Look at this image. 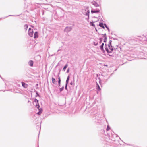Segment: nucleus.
I'll use <instances>...</instances> for the list:
<instances>
[{
    "instance_id": "obj_9",
    "label": "nucleus",
    "mask_w": 147,
    "mask_h": 147,
    "mask_svg": "<svg viewBox=\"0 0 147 147\" xmlns=\"http://www.w3.org/2000/svg\"><path fill=\"white\" fill-rule=\"evenodd\" d=\"M104 43H102V45L100 46V48L101 50L103 51V52H105V50L103 49V46H104Z\"/></svg>"
},
{
    "instance_id": "obj_6",
    "label": "nucleus",
    "mask_w": 147,
    "mask_h": 147,
    "mask_svg": "<svg viewBox=\"0 0 147 147\" xmlns=\"http://www.w3.org/2000/svg\"><path fill=\"white\" fill-rule=\"evenodd\" d=\"M92 4L94 5L95 7H99V5L95 1H93L92 2Z\"/></svg>"
},
{
    "instance_id": "obj_1",
    "label": "nucleus",
    "mask_w": 147,
    "mask_h": 147,
    "mask_svg": "<svg viewBox=\"0 0 147 147\" xmlns=\"http://www.w3.org/2000/svg\"><path fill=\"white\" fill-rule=\"evenodd\" d=\"M82 12L84 14L88 16V18H86V19L87 20L89 18V14L90 13L89 7H85V9H84L82 10Z\"/></svg>"
},
{
    "instance_id": "obj_36",
    "label": "nucleus",
    "mask_w": 147,
    "mask_h": 147,
    "mask_svg": "<svg viewBox=\"0 0 147 147\" xmlns=\"http://www.w3.org/2000/svg\"><path fill=\"white\" fill-rule=\"evenodd\" d=\"M60 50V49H59V50H58V51H59Z\"/></svg>"
},
{
    "instance_id": "obj_7",
    "label": "nucleus",
    "mask_w": 147,
    "mask_h": 147,
    "mask_svg": "<svg viewBox=\"0 0 147 147\" xmlns=\"http://www.w3.org/2000/svg\"><path fill=\"white\" fill-rule=\"evenodd\" d=\"M22 86L24 88H27L28 86V85L27 84L22 82Z\"/></svg>"
},
{
    "instance_id": "obj_29",
    "label": "nucleus",
    "mask_w": 147,
    "mask_h": 147,
    "mask_svg": "<svg viewBox=\"0 0 147 147\" xmlns=\"http://www.w3.org/2000/svg\"><path fill=\"white\" fill-rule=\"evenodd\" d=\"M70 84L71 85H72L73 84V82H71L70 83Z\"/></svg>"
},
{
    "instance_id": "obj_8",
    "label": "nucleus",
    "mask_w": 147,
    "mask_h": 147,
    "mask_svg": "<svg viewBox=\"0 0 147 147\" xmlns=\"http://www.w3.org/2000/svg\"><path fill=\"white\" fill-rule=\"evenodd\" d=\"M109 48L111 50V51H112L113 50V49L112 47V46H111V42L109 43V45H108Z\"/></svg>"
},
{
    "instance_id": "obj_14",
    "label": "nucleus",
    "mask_w": 147,
    "mask_h": 147,
    "mask_svg": "<svg viewBox=\"0 0 147 147\" xmlns=\"http://www.w3.org/2000/svg\"><path fill=\"white\" fill-rule=\"evenodd\" d=\"M39 111L37 113V114L39 115H40L42 111V109H39Z\"/></svg>"
},
{
    "instance_id": "obj_31",
    "label": "nucleus",
    "mask_w": 147,
    "mask_h": 147,
    "mask_svg": "<svg viewBox=\"0 0 147 147\" xmlns=\"http://www.w3.org/2000/svg\"><path fill=\"white\" fill-rule=\"evenodd\" d=\"M103 36H106V34H104Z\"/></svg>"
},
{
    "instance_id": "obj_33",
    "label": "nucleus",
    "mask_w": 147,
    "mask_h": 147,
    "mask_svg": "<svg viewBox=\"0 0 147 147\" xmlns=\"http://www.w3.org/2000/svg\"><path fill=\"white\" fill-rule=\"evenodd\" d=\"M108 31L109 32V28L108 29Z\"/></svg>"
},
{
    "instance_id": "obj_10",
    "label": "nucleus",
    "mask_w": 147,
    "mask_h": 147,
    "mask_svg": "<svg viewBox=\"0 0 147 147\" xmlns=\"http://www.w3.org/2000/svg\"><path fill=\"white\" fill-rule=\"evenodd\" d=\"M105 49L106 51L107 52V53H112V51H109V50L108 48H107V47L106 46V44H105Z\"/></svg>"
},
{
    "instance_id": "obj_18",
    "label": "nucleus",
    "mask_w": 147,
    "mask_h": 147,
    "mask_svg": "<svg viewBox=\"0 0 147 147\" xmlns=\"http://www.w3.org/2000/svg\"><path fill=\"white\" fill-rule=\"evenodd\" d=\"M52 82L53 83L55 84V79L53 78L52 77Z\"/></svg>"
},
{
    "instance_id": "obj_19",
    "label": "nucleus",
    "mask_w": 147,
    "mask_h": 147,
    "mask_svg": "<svg viewBox=\"0 0 147 147\" xmlns=\"http://www.w3.org/2000/svg\"><path fill=\"white\" fill-rule=\"evenodd\" d=\"M24 29H25L26 30L27 29V28H28V26L26 24L24 26Z\"/></svg>"
},
{
    "instance_id": "obj_4",
    "label": "nucleus",
    "mask_w": 147,
    "mask_h": 147,
    "mask_svg": "<svg viewBox=\"0 0 147 147\" xmlns=\"http://www.w3.org/2000/svg\"><path fill=\"white\" fill-rule=\"evenodd\" d=\"M72 28L71 27H66L64 30L65 32H68L70 31Z\"/></svg>"
},
{
    "instance_id": "obj_13",
    "label": "nucleus",
    "mask_w": 147,
    "mask_h": 147,
    "mask_svg": "<svg viewBox=\"0 0 147 147\" xmlns=\"http://www.w3.org/2000/svg\"><path fill=\"white\" fill-rule=\"evenodd\" d=\"M97 89L98 91H100L101 90V89L100 88V87L98 84L97 83Z\"/></svg>"
},
{
    "instance_id": "obj_2",
    "label": "nucleus",
    "mask_w": 147,
    "mask_h": 147,
    "mask_svg": "<svg viewBox=\"0 0 147 147\" xmlns=\"http://www.w3.org/2000/svg\"><path fill=\"white\" fill-rule=\"evenodd\" d=\"M33 31L32 29L30 28H29V29L28 34L30 37H32L33 35Z\"/></svg>"
},
{
    "instance_id": "obj_30",
    "label": "nucleus",
    "mask_w": 147,
    "mask_h": 147,
    "mask_svg": "<svg viewBox=\"0 0 147 147\" xmlns=\"http://www.w3.org/2000/svg\"><path fill=\"white\" fill-rule=\"evenodd\" d=\"M58 79H59V80H60V81H61V79H60V77H59L58 78Z\"/></svg>"
},
{
    "instance_id": "obj_16",
    "label": "nucleus",
    "mask_w": 147,
    "mask_h": 147,
    "mask_svg": "<svg viewBox=\"0 0 147 147\" xmlns=\"http://www.w3.org/2000/svg\"><path fill=\"white\" fill-rule=\"evenodd\" d=\"M68 64H66L65 66L64 67H63V71H65V69H66V68L67 67H68Z\"/></svg>"
},
{
    "instance_id": "obj_28",
    "label": "nucleus",
    "mask_w": 147,
    "mask_h": 147,
    "mask_svg": "<svg viewBox=\"0 0 147 147\" xmlns=\"http://www.w3.org/2000/svg\"><path fill=\"white\" fill-rule=\"evenodd\" d=\"M69 68H68L67 70V73H68L69 72Z\"/></svg>"
},
{
    "instance_id": "obj_22",
    "label": "nucleus",
    "mask_w": 147,
    "mask_h": 147,
    "mask_svg": "<svg viewBox=\"0 0 147 147\" xmlns=\"http://www.w3.org/2000/svg\"><path fill=\"white\" fill-rule=\"evenodd\" d=\"M94 45L95 46H96L97 45L98 43L97 42H96L95 41L94 42Z\"/></svg>"
},
{
    "instance_id": "obj_17",
    "label": "nucleus",
    "mask_w": 147,
    "mask_h": 147,
    "mask_svg": "<svg viewBox=\"0 0 147 147\" xmlns=\"http://www.w3.org/2000/svg\"><path fill=\"white\" fill-rule=\"evenodd\" d=\"M69 78H70V77H69V75L67 77V80H66V84H68V81L69 79Z\"/></svg>"
},
{
    "instance_id": "obj_12",
    "label": "nucleus",
    "mask_w": 147,
    "mask_h": 147,
    "mask_svg": "<svg viewBox=\"0 0 147 147\" xmlns=\"http://www.w3.org/2000/svg\"><path fill=\"white\" fill-rule=\"evenodd\" d=\"M38 37V33L37 32H35L34 35V38H36Z\"/></svg>"
},
{
    "instance_id": "obj_15",
    "label": "nucleus",
    "mask_w": 147,
    "mask_h": 147,
    "mask_svg": "<svg viewBox=\"0 0 147 147\" xmlns=\"http://www.w3.org/2000/svg\"><path fill=\"white\" fill-rule=\"evenodd\" d=\"M99 25L100 27L104 29L105 28V27L104 26V24L103 23H100Z\"/></svg>"
},
{
    "instance_id": "obj_23",
    "label": "nucleus",
    "mask_w": 147,
    "mask_h": 147,
    "mask_svg": "<svg viewBox=\"0 0 147 147\" xmlns=\"http://www.w3.org/2000/svg\"><path fill=\"white\" fill-rule=\"evenodd\" d=\"M110 129V128L109 127V126H107V131H108Z\"/></svg>"
},
{
    "instance_id": "obj_27",
    "label": "nucleus",
    "mask_w": 147,
    "mask_h": 147,
    "mask_svg": "<svg viewBox=\"0 0 147 147\" xmlns=\"http://www.w3.org/2000/svg\"><path fill=\"white\" fill-rule=\"evenodd\" d=\"M104 25L105 26L106 28L108 29L109 28L107 26L106 24H104Z\"/></svg>"
},
{
    "instance_id": "obj_35",
    "label": "nucleus",
    "mask_w": 147,
    "mask_h": 147,
    "mask_svg": "<svg viewBox=\"0 0 147 147\" xmlns=\"http://www.w3.org/2000/svg\"><path fill=\"white\" fill-rule=\"evenodd\" d=\"M36 94H37V95L38 96V94L37 93H36Z\"/></svg>"
},
{
    "instance_id": "obj_20",
    "label": "nucleus",
    "mask_w": 147,
    "mask_h": 147,
    "mask_svg": "<svg viewBox=\"0 0 147 147\" xmlns=\"http://www.w3.org/2000/svg\"><path fill=\"white\" fill-rule=\"evenodd\" d=\"M107 38L106 37H105L104 39V42H107Z\"/></svg>"
},
{
    "instance_id": "obj_21",
    "label": "nucleus",
    "mask_w": 147,
    "mask_h": 147,
    "mask_svg": "<svg viewBox=\"0 0 147 147\" xmlns=\"http://www.w3.org/2000/svg\"><path fill=\"white\" fill-rule=\"evenodd\" d=\"M64 88V87L63 86L62 88H60L59 90L60 92L62 91Z\"/></svg>"
},
{
    "instance_id": "obj_5",
    "label": "nucleus",
    "mask_w": 147,
    "mask_h": 147,
    "mask_svg": "<svg viewBox=\"0 0 147 147\" xmlns=\"http://www.w3.org/2000/svg\"><path fill=\"white\" fill-rule=\"evenodd\" d=\"M91 11L92 13H98L100 12V10L98 9H97L96 10L92 9Z\"/></svg>"
},
{
    "instance_id": "obj_34",
    "label": "nucleus",
    "mask_w": 147,
    "mask_h": 147,
    "mask_svg": "<svg viewBox=\"0 0 147 147\" xmlns=\"http://www.w3.org/2000/svg\"><path fill=\"white\" fill-rule=\"evenodd\" d=\"M111 40H110V41H109V43H110V42L111 43Z\"/></svg>"
},
{
    "instance_id": "obj_32",
    "label": "nucleus",
    "mask_w": 147,
    "mask_h": 147,
    "mask_svg": "<svg viewBox=\"0 0 147 147\" xmlns=\"http://www.w3.org/2000/svg\"><path fill=\"white\" fill-rule=\"evenodd\" d=\"M92 26H94V24L92 23Z\"/></svg>"
},
{
    "instance_id": "obj_11",
    "label": "nucleus",
    "mask_w": 147,
    "mask_h": 147,
    "mask_svg": "<svg viewBox=\"0 0 147 147\" xmlns=\"http://www.w3.org/2000/svg\"><path fill=\"white\" fill-rule=\"evenodd\" d=\"M28 64L30 66L32 67L33 66V62L32 60H31L28 62Z\"/></svg>"
},
{
    "instance_id": "obj_25",
    "label": "nucleus",
    "mask_w": 147,
    "mask_h": 147,
    "mask_svg": "<svg viewBox=\"0 0 147 147\" xmlns=\"http://www.w3.org/2000/svg\"><path fill=\"white\" fill-rule=\"evenodd\" d=\"M102 41V38H100V43H101Z\"/></svg>"
},
{
    "instance_id": "obj_26",
    "label": "nucleus",
    "mask_w": 147,
    "mask_h": 147,
    "mask_svg": "<svg viewBox=\"0 0 147 147\" xmlns=\"http://www.w3.org/2000/svg\"><path fill=\"white\" fill-rule=\"evenodd\" d=\"M68 84H66L65 86V89L67 90V86Z\"/></svg>"
},
{
    "instance_id": "obj_3",
    "label": "nucleus",
    "mask_w": 147,
    "mask_h": 147,
    "mask_svg": "<svg viewBox=\"0 0 147 147\" xmlns=\"http://www.w3.org/2000/svg\"><path fill=\"white\" fill-rule=\"evenodd\" d=\"M35 105L36 107L38 109H39L40 106L38 102V100L36 99H35L34 100V104H35Z\"/></svg>"
},
{
    "instance_id": "obj_24",
    "label": "nucleus",
    "mask_w": 147,
    "mask_h": 147,
    "mask_svg": "<svg viewBox=\"0 0 147 147\" xmlns=\"http://www.w3.org/2000/svg\"><path fill=\"white\" fill-rule=\"evenodd\" d=\"M58 82L59 87H60V83H61V81H60V80H59Z\"/></svg>"
}]
</instances>
